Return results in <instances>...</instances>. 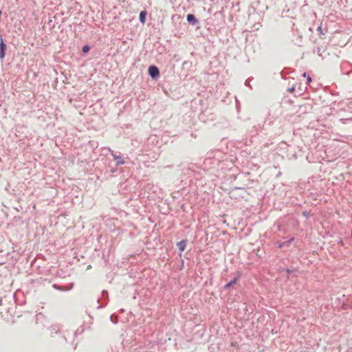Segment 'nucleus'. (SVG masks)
I'll return each instance as SVG.
<instances>
[{
	"label": "nucleus",
	"instance_id": "obj_1",
	"mask_svg": "<svg viewBox=\"0 0 352 352\" xmlns=\"http://www.w3.org/2000/svg\"><path fill=\"white\" fill-rule=\"evenodd\" d=\"M148 72L149 76L153 79H156L160 76V70L155 65H151L148 67Z\"/></svg>",
	"mask_w": 352,
	"mask_h": 352
},
{
	"label": "nucleus",
	"instance_id": "obj_2",
	"mask_svg": "<svg viewBox=\"0 0 352 352\" xmlns=\"http://www.w3.org/2000/svg\"><path fill=\"white\" fill-rule=\"evenodd\" d=\"M109 151L111 152L113 160L116 161V166H120L124 164V160L120 155L113 153V151L110 148Z\"/></svg>",
	"mask_w": 352,
	"mask_h": 352
},
{
	"label": "nucleus",
	"instance_id": "obj_3",
	"mask_svg": "<svg viewBox=\"0 0 352 352\" xmlns=\"http://www.w3.org/2000/svg\"><path fill=\"white\" fill-rule=\"evenodd\" d=\"M186 20L190 24L193 25L199 24V21L192 14H188L186 16Z\"/></svg>",
	"mask_w": 352,
	"mask_h": 352
},
{
	"label": "nucleus",
	"instance_id": "obj_4",
	"mask_svg": "<svg viewBox=\"0 0 352 352\" xmlns=\"http://www.w3.org/2000/svg\"><path fill=\"white\" fill-rule=\"evenodd\" d=\"M6 44L3 41L2 38H1L0 41V58L3 59L6 54Z\"/></svg>",
	"mask_w": 352,
	"mask_h": 352
},
{
	"label": "nucleus",
	"instance_id": "obj_5",
	"mask_svg": "<svg viewBox=\"0 0 352 352\" xmlns=\"http://www.w3.org/2000/svg\"><path fill=\"white\" fill-rule=\"evenodd\" d=\"M240 276H241V274L239 272H238V275L234 279H232L229 283H228L226 285H225L224 289H230V287L235 285L236 283L238 278L240 277Z\"/></svg>",
	"mask_w": 352,
	"mask_h": 352
},
{
	"label": "nucleus",
	"instance_id": "obj_6",
	"mask_svg": "<svg viewBox=\"0 0 352 352\" xmlns=\"http://www.w3.org/2000/svg\"><path fill=\"white\" fill-rule=\"evenodd\" d=\"M73 286H74L73 283H72L69 285V287H66V288H64L63 286H60L56 284H54L52 285L53 288H54L55 289L58 290V291H69L72 289Z\"/></svg>",
	"mask_w": 352,
	"mask_h": 352
},
{
	"label": "nucleus",
	"instance_id": "obj_7",
	"mask_svg": "<svg viewBox=\"0 0 352 352\" xmlns=\"http://www.w3.org/2000/svg\"><path fill=\"white\" fill-rule=\"evenodd\" d=\"M187 244V241L186 239L182 240L179 243H177V245L179 250L182 252L184 251Z\"/></svg>",
	"mask_w": 352,
	"mask_h": 352
},
{
	"label": "nucleus",
	"instance_id": "obj_8",
	"mask_svg": "<svg viewBox=\"0 0 352 352\" xmlns=\"http://www.w3.org/2000/svg\"><path fill=\"white\" fill-rule=\"evenodd\" d=\"M147 12L145 10L141 11L139 14V20L142 23H144L146 19Z\"/></svg>",
	"mask_w": 352,
	"mask_h": 352
},
{
	"label": "nucleus",
	"instance_id": "obj_9",
	"mask_svg": "<svg viewBox=\"0 0 352 352\" xmlns=\"http://www.w3.org/2000/svg\"><path fill=\"white\" fill-rule=\"evenodd\" d=\"M59 327L58 325H52L50 327V333L51 335L56 334L59 331Z\"/></svg>",
	"mask_w": 352,
	"mask_h": 352
},
{
	"label": "nucleus",
	"instance_id": "obj_10",
	"mask_svg": "<svg viewBox=\"0 0 352 352\" xmlns=\"http://www.w3.org/2000/svg\"><path fill=\"white\" fill-rule=\"evenodd\" d=\"M90 50V47L88 45H85L82 48V52L83 53H87Z\"/></svg>",
	"mask_w": 352,
	"mask_h": 352
},
{
	"label": "nucleus",
	"instance_id": "obj_11",
	"mask_svg": "<svg viewBox=\"0 0 352 352\" xmlns=\"http://www.w3.org/2000/svg\"><path fill=\"white\" fill-rule=\"evenodd\" d=\"M317 30L318 32H319V34L320 35H324L325 33H324V30L322 28L321 25H320L319 27H318L317 28Z\"/></svg>",
	"mask_w": 352,
	"mask_h": 352
},
{
	"label": "nucleus",
	"instance_id": "obj_12",
	"mask_svg": "<svg viewBox=\"0 0 352 352\" xmlns=\"http://www.w3.org/2000/svg\"><path fill=\"white\" fill-rule=\"evenodd\" d=\"M294 240V238H291L290 239L286 241H284V243H285V246H288L289 245V244Z\"/></svg>",
	"mask_w": 352,
	"mask_h": 352
},
{
	"label": "nucleus",
	"instance_id": "obj_13",
	"mask_svg": "<svg viewBox=\"0 0 352 352\" xmlns=\"http://www.w3.org/2000/svg\"><path fill=\"white\" fill-rule=\"evenodd\" d=\"M110 318H111V322H113V323H115V324H116V323H117V322H118V319H117V318H116V317H114V316H113V315H111Z\"/></svg>",
	"mask_w": 352,
	"mask_h": 352
},
{
	"label": "nucleus",
	"instance_id": "obj_14",
	"mask_svg": "<svg viewBox=\"0 0 352 352\" xmlns=\"http://www.w3.org/2000/svg\"><path fill=\"white\" fill-rule=\"evenodd\" d=\"M278 247H279L280 248H283V247H284V246H285V243H284V242H283V243H278Z\"/></svg>",
	"mask_w": 352,
	"mask_h": 352
},
{
	"label": "nucleus",
	"instance_id": "obj_15",
	"mask_svg": "<svg viewBox=\"0 0 352 352\" xmlns=\"http://www.w3.org/2000/svg\"><path fill=\"white\" fill-rule=\"evenodd\" d=\"M311 80H312L310 76H307V83L311 82Z\"/></svg>",
	"mask_w": 352,
	"mask_h": 352
},
{
	"label": "nucleus",
	"instance_id": "obj_16",
	"mask_svg": "<svg viewBox=\"0 0 352 352\" xmlns=\"http://www.w3.org/2000/svg\"><path fill=\"white\" fill-rule=\"evenodd\" d=\"M102 294L103 296H104L105 295H106V296H107V295H108L107 292V291H105V290H103V291H102Z\"/></svg>",
	"mask_w": 352,
	"mask_h": 352
},
{
	"label": "nucleus",
	"instance_id": "obj_17",
	"mask_svg": "<svg viewBox=\"0 0 352 352\" xmlns=\"http://www.w3.org/2000/svg\"><path fill=\"white\" fill-rule=\"evenodd\" d=\"M317 52H318L319 56H322L321 53H320V47H318Z\"/></svg>",
	"mask_w": 352,
	"mask_h": 352
},
{
	"label": "nucleus",
	"instance_id": "obj_18",
	"mask_svg": "<svg viewBox=\"0 0 352 352\" xmlns=\"http://www.w3.org/2000/svg\"><path fill=\"white\" fill-rule=\"evenodd\" d=\"M294 90H295L294 87H292V88L288 89V91H289V92H292V91H294Z\"/></svg>",
	"mask_w": 352,
	"mask_h": 352
},
{
	"label": "nucleus",
	"instance_id": "obj_19",
	"mask_svg": "<svg viewBox=\"0 0 352 352\" xmlns=\"http://www.w3.org/2000/svg\"><path fill=\"white\" fill-rule=\"evenodd\" d=\"M303 214H304L305 217H308V216H309V213H308L307 211H304V212H303Z\"/></svg>",
	"mask_w": 352,
	"mask_h": 352
},
{
	"label": "nucleus",
	"instance_id": "obj_20",
	"mask_svg": "<svg viewBox=\"0 0 352 352\" xmlns=\"http://www.w3.org/2000/svg\"><path fill=\"white\" fill-rule=\"evenodd\" d=\"M302 76H303V77H306V72H304V73H303Z\"/></svg>",
	"mask_w": 352,
	"mask_h": 352
}]
</instances>
